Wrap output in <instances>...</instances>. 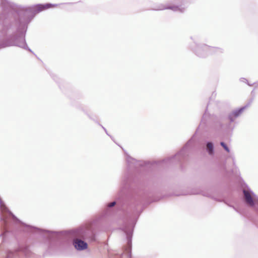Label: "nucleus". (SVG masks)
<instances>
[{"label": "nucleus", "mask_w": 258, "mask_h": 258, "mask_svg": "<svg viewBox=\"0 0 258 258\" xmlns=\"http://www.w3.org/2000/svg\"><path fill=\"white\" fill-rule=\"evenodd\" d=\"M244 198L247 204L252 206L254 205V201L250 193L246 190H243Z\"/></svg>", "instance_id": "obj_2"}, {"label": "nucleus", "mask_w": 258, "mask_h": 258, "mask_svg": "<svg viewBox=\"0 0 258 258\" xmlns=\"http://www.w3.org/2000/svg\"><path fill=\"white\" fill-rule=\"evenodd\" d=\"M221 145L224 148V149L227 152H229V150L228 148V147L226 145V144L223 143V142H221Z\"/></svg>", "instance_id": "obj_6"}, {"label": "nucleus", "mask_w": 258, "mask_h": 258, "mask_svg": "<svg viewBox=\"0 0 258 258\" xmlns=\"http://www.w3.org/2000/svg\"><path fill=\"white\" fill-rule=\"evenodd\" d=\"M74 244L76 248L78 250H83L87 247V244L86 242L78 239L75 240Z\"/></svg>", "instance_id": "obj_1"}, {"label": "nucleus", "mask_w": 258, "mask_h": 258, "mask_svg": "<svg viewBox=\"0 0 258 258\" xmlns=\"http://www.w3.org/2000/svg\"><path fill=\"white\" fill-rule=\"evenodd\" d=\"M207 148L208 150L209 154H212L213 153V146L211 143H208L207 145Z\"/></svg>", "instance_id": "obj_4"}, {"label": "nucleus", "mask_w": 258, "mask_h": 258, "mask_svg": "<svg viewBox=\"0 0 258 258\" xmlns=\"http://www.w3.org/2000/svg\"><path fill=\"white\" fill-rule=\"evenodd\" d=\"M242 111H243V109H240L239 110L233 112L232 113V115L234 117H237L242 112Z\"/></svg>", "instance_id": "obj_5"}, {"label": "nucleus", "mask_w": 258, "mask_h": 258, "mask_svg": "<svg viewBox=\"0 0 258 258\" xmlns=\"http://www.w3.org/2000/svg\"><path fill=\"white\" fill-rule=\"evenodd\" d=\"M55 6V5L47 4L45 5H40L37 6V8L39 11H41L43 10H45L48 9L50 8H53Z\"/></svg>", "instance_id": "obj_3"}, {"label": "nucleus", "mask_w": 258, "mask_h": 258, "mask_svg": "<svg viewBox=\"0 0 258 258\" xmlns=\"http://www.w3.org/2000/svg\"><path fill=\"white\" fill-rule=\"evenodd\" d=\"M115 202L110 203V204H108V207H112L114 206L115 205Z\"/></svg>", "instance_id": "obj_7"}]
</instances>
